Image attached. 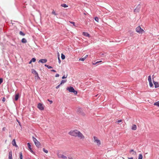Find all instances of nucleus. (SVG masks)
Instances as JSON below:
<instances>
[{"instance_id": "28", "label": "nucleus", "mask_w": 159, "mask_h": 159, "mask_svg": "<svg viewBox=\"0 0 159 159\" xmlns=\"http://www.w3.org/2000/svg\"><path fill=\"white\" fill-rule=\"evenodd\" d=\"M154 105L157 106V107H159V101H157L154 103Z\"/></svg>"}, {"instance_id": "7", "label": "nucleus", "mask_w": 159, "mask_h": 159, "mask_svg": "<svg viewBox=\"0 0 159 159\" xmlns=\"http://www.w3.org/2000/svg\"><path fill=\"white\" fill-rule=\"evenodd\" d=\"M140 8V4H139L134 9V11L136 13H138L139 12Z\"/></svg>"}, {"instance_id": "3", "label": "nucleus", "mask_w": 159, "mask_h": 159, "mask_svg": "<svg viewBox=\"0 0 159 159\" xmlns=\"http://www.w3.org/2000/svg\"><path fill=\"white\" fill-rule=\"evenodd\" d=\"M136 31L137 32L141 34H142L144 32L143 30L140 26L137 27L136 28Z\"/></svg>"}, {"instance_id": "33", "label": "nucleus", "mask_w": 159, "mask_h": 159, "mask_svg": "<svg viewBox=\"0 0 159 159\" xmlns=\"http://www.w3.org/2000/svg\"><path fill=\"white\" fill-rule=\"evenodd\" d=\"M31 60V61L33 62H35L36 61V59L35 58H33Z\"/></svg>"}, {"instance_id": "36", "label": "nucleus", "mask_w": 159, "mask_h": 159, "mask_svg": "<svg viewBox=\"0 0 159 159\" xmlns=\"http://www.w3.org/2000/svg\"><path fill=\"white\" fill-rule=\"evenodd\" d=\"M43 151L46 153H47L48 152V151L46 149L44 148H43Z\"/></svg>"}, {"instance_id": "41", "label": "nucleus", "mask_w": 159, "mask_h": 159, "mask_svg": "<svg viewBox=\"0 0 159 159\" xmlns=\"http://www.w3.org/2000/svg\"><path fill=\"white\" fill-rule=\"evenodd\" d=\"M67 75H66V76H65V75H64L62 77V79H64L65 78H66L67 77Z\"/></svg>"}, {"instance_id": "43", "label": "nucleus", "mask_w": 159, "mask_h": 159, "mask_svg": "<svg viewBox=\"0 0 159 159\" xmlns=\"http://www.w3.org/2000/svg\"><path fill=\"white\" fill-rule=\"evenodd\" d=\"M5 100H6L5 98V97H3L2 99V101L3 102H5Z\"/></svg>"}, {"instance_id": "59", "label": "nucleus", "mask_w": 159, "mask_h": 159, "mask_svg": "<svg viewBox=\"0 0 159 159\" xmlns=\"http://www.w3.org/2000/svg\"><path fill=\"white\" fill-rule=\"evenodd\" d=\"M30 159V158H28V159Z\"/></svg>"}, {"instance_id": "24", "label": "nucleus", "mask_w": 159, "mask_h": 159, "mask_svg": "<svg viewBox=\"0 0 159 159\" xmlns=\"http://www.w3.org/2000/svg\"><path fill=\"white\" fill-rule=\"evenodd\" d=\"M67 81V80H62L60 83V85L62 84H63L65 83V82H66Z\"/></svg>"}, {"instance_id": "23", "label": "nucleus", "mask_w": 159, "mask_h": 159, "mask_svg": "<svg viewBox=\"0 0 159 159\" xmlns=\"http://www.w3.org/2000/svg\"><path fill=\"white\" fill-rule=\"evenodd\" d=\"M44 66H45V67H47L48 69H51V68H52V66H49V65H47V64H45V65H44Z\"/></svg>"}, {"instance_id": "35", "label": "nucleus", "mask_w": 159, "mask_h": 159, "mask_svg": "<svg viewBox=\"0 0 159 159\" xmlns=\"http://www.w3.org/2000/svg\"><path fill=\"white\" fill-rule=\"evenodd\" d=\"M94 20L96 21H97V22H98L99 19H98V18L97 17H95L94 18Z\"/></svg>"}, {"instance_id": "40", "label": "nucleus", "mask_w": 159, "mask_h": 159, "mask_svg": "<svg viewBox=\"0 0 159 159\" xmlns=\"http://www.w3.org/2000/svg\"><path fill=\"white\" fill-rule=\"evenodd\" d=\"M16 121L18 122L19 125L20 126H21V123H20V121L17 119L16 120Z\"/></svg>"}, {"instance_id": "19", "label": "nucleus", "mask_w": 159, "mask_h": 159, "mask_svg": "<svg viewBox=\"0 0 159 159\" xmlns=\"http://www.w3.org/2000/svg\"><path fill=\"white\" fill-rule=\"evenodd\" d=\"M95 142H96L98 146H99L101 144L100 140L99 139H98L97 140H96Z\"/></svg>"}, {"instance_id": "27", "label": "nucleus", "mask_w": 159, "mask_h": 159, "mask_svg": "<svg viewBox=\"0 0 159 159\" xmlns=\"http://www.w3.org/2000/svg\"><path fill=\"white\" fill-rule=\"evenodd\" d=\"M32 73L33 74L34 73L35 74L36 73H37V72L35 70H34V69H32L31 70Z\"/></svg>"}, {"instance_id": "13", "label": "nucleus", "mask_w": 159, "mask_h": 159, "mask_svg": "<svg viewBox=\"0 0 159 159\" xmlns=\"http://www.w3.org/2000/svg\"><path fill=\"white\" fill-rule=\"evenodd\" d=\"M8 158L9 159H12V152L11 151L9 152Z\"/></svg>"}, {"instance_id": "12", "label": "nucleus", "mask_w": 159, "mask_h": 159, "mask_svg": "<svg viewBox=\"0 0 159 159\" xmlns=\"http://www.w3.org/2000/svg\"><path fill=\"white\" fill-rule=\"evenodd\" d=\"M20 97V96L19 94V93L16 94L15 95V101H17L18 100Z\"/></svg>"}, {"instance_id": "17", "label": "nucleus", "mask_w": 159, "mask_h": 159, "mask_svg": "<svg viewBox=\"0 0 159 159\" xmlns=\"http://www.w3.org/2000/svg\"><path fill=\"white\" fill-rule=\"evenodd\" d=\"M129 152H131V153L132 152V154L133 155H136V152L135 151H134V150L133 149L130 150Z\"/></svg>"}, {"instance_id": "45", "label": "nucleus", "mask_w": 159, "mask_h": 159, "mask_svg": "<svg viewBox=\"0 0 159 159\" xmlns=\"http://www.w3.org/2000/svg\"><path fill=\"white\" fill-rule=\"evenodd\" d=\"M102 62V61H98L96 62L94 64H97L98 63H99L101 62Z\"/></svg>"}, {"instance_id": "11", "label": "nucleus", "mask_w": 159, "mask_h": 159, "mask_svg": "<svg viewBox=\"0 0 159 159\" xmlns=\"http://www.w3.org/2000/svg\"><path fill=\"white\" fill-rule=\"evenodd\" d=\"M34 143L36 147L38 148L40 147L41 146L40 143L38 141L35 142Z\"/></svg>"}, {"instance_id": "18", "label": "nucleus", "mask_w": 159, "mask_h": 159, "mask_svg": "<svg viewBox=\"0 0 159 159\" xmlns=\"http://www.w3.org/2000/svg\"><path fill=\"white\" fill-rule=\"evenodd\" d=\"M21 42L24 43H26L27 42L26 39L25 38H23L21 40Z\"/></svg>"}, {"instance_id": "30", "label": "nucleus", "mask_w": 159, "mask_h": 159, "mask_svg": "<svg viewBox=\"0 0 159 159\" xmlns=\"http://www.w3.org/2000/svg\"><path fill=\"white\" fill-rule=\"evenodd\" d=\"M148 80L149 82L152 81L151 77V75H149L148 76Z\"/></svg>"}, {"instance_id": "44", "label": "nucleus", "mask_w": 159, "mask_h": 159, "mask_svg": "<svg viewBox=\"0 0 159 159\" xmlns=\"http://www.w3.org/2000/svg\"><path fill=\"white\" fill-rule=\"evenodd\" d=\"M70 23L73 24V25L75 26V23L74 22L70 21Z\"/></svg>"}, {"instance_id": "50", "label": "nucleus", "mask_w": 159, "mask_h": 159, "mask_svg": "<svg viewBox=\"0 0 159 159\" xmlns=\"http://www.w3.org/2000/svg\"><path fill=\"white\" fill-rule=\"evenodd\" d=\"M3 131H5L6 130V128L5 127H4L2 129Z\"/></svg>"}, {"instance_id": "10", "label": "nucleus", "mask_w": 159, "mask_h": 159, "mask_svg": "<svg viewBox=\"0 0 159 159\" xmlns=\"http://www.w3.org/2000/svg\"><path fill=\"white\" fill-rule=\"evenodd\" d=\"M12 144L13 146H15L16 148H18V146L16 145V140L15 139H13L12 141Z\"/></svg>"}, {"instance_id": "2", "label": "nucleus", "mask_w": 159, "mask_h": 159, "mask_svg": "<svg viewBox=\"0 0 159 159\" xmlns=\"http://www.w3.org/2000/svg\"><path fill=\"white\" fill-rule=\"evenodd\" d=\"M66 90H68L69 92L74 93V94H77V92L75 90L73 87L70 86L66 88Z\"/></svg>"}, {"instance_id": "29", "label": "nucleus", "mask_w": 159, "mask_h": 159, "mask_svg": "<svg viewBox=\"0 0 159 159\" xmlns=\"http://www.w3.org/2000/svg\"><path fill=\"white\" fill-rule=\"evenodd\" d=\"M142 158H143L142 155L141 154H140L139 155L138 159H142Z\"/></svg>"}, {"instance_id": "32", "label": "nucleus", "mask_w": 159, "mask_h": 159, "mask_svg": "<svg viewBox=\"0 0 159 159\" xmlns=\"http://www.w3.org/2000/svg\"><path fill=\"white\" fill-rule=\"evenodd\" d=\"M85 59H86V58L85 57L81 58H80L79 59V61H84V60Z\"/></svg>"}, {"instance_id": "9", "label": "nucleus", "mask_w": 159, "mask_h": 159, "mask_svg": "<svg viewBox=\"0 0 159 159\" xmlns=\"http://www.w3.org/2000/svg\"><path fill=\"white\" fill-rule=\"evenodd\" d=\"M47 60L46 59H41L39 60V62H41L42 63H45L47 62Z\"/></svg>"}, {"instance_id": "39", "label": "nucleus", "mask_w": 159, "mask_h": 159, "mask_svg": "<svg viewBox=\"0 0 159 159\" xmlns=\"http://www.w3.org/2000/svg\"><path fill=\"white\" fill-rule=\"evenodd\" d=\"M3 81V79L2 78H0V84L2 83Z\"/></svg>"}, {"instance_id": "15", "label": "nucleus", "mask_w": 159, "mask_h": 159, "mask_svg": "<svg viewBox=\"0 0 159 159\" xmlns=\"http://www.w3.org/2000/svg\"><path fill=\"white\" fill-rule=\"evenodd\" d=\"M82 35L86 37H90V34L87 32H83L82 33Z\"/></svg>"}, {"instance_id": "22", "label": "nucleus", "mask_w": 159, "mask_h": 159, "mask_svg": "<svg viewBox=\"0 0 159 159\" xmlns=\"http://www.w3.org/2000/svg\"><path fill=\"white\" fill-rule=\"evenodd\" d=\"M19 34L21 36H24L25 35V34L22 32V31H20L19 32Z\"/></svg>"}, {"instance_id": "6", "label": "nucleus", "mask_w": 159, "mask_h": 159, "mask_svg": "<svg viewBox=\"0 0 159 159\" xmlns=\"http://www.w3.org/2000/svg\"><path fill=\"white\" fill-rule=\"evenodd\" d=\"M27 144L29 150L33 154H35V152L33 151V150L32 149L30 143H27Z\"/></svg>"}, {"instance_id": "14", "label": "nucleus", "mask_w": 159, "mask_h": 159, "mask_svg": "<svg viewBox=\"0 0 159 159\" xmlns=\"http://www.w3.org/2000/svg\"><path fill=\"white\" fill-rule=\"evenodd\" d=\"M153 83L155 85V88H157L159 87V84H158V83L157 82H155L154 81H153Z\"/></svg>"}, {"instance_id": "16", "label": "nucleus", "mask_w": 159, "mask_h": 159, "mask_svg": "<svg viewBox=\"0 0 159 159\" xmlns=\"http://www.w3.org/2000/svg\"><path fill=\"white\" fill-rule=\"evenodd\" d=\"M137 126L135 125H133L132 126L131 129L133 130H135L136 129Z\"/></svg>"}, {"instance_id": "46", "label": "nucleus", "mask_w": 159, "mask_h": 159, "mask_svg": "<svg viewBox=\"0 0 159 159\" xmlns=\"http://www.w3.org/2000/svg\"><path fill=\"white\" fill-rule=\"evenodd\" d=\"M48 101L49 102H50V104L52 103L53 102L52 101V100H50L49 99H48Z\"/></svg>"}, {"instance_id": "8", "label": "nucleus", "mask_w": 159, "mask_h": 159, "mask_svg": "<svg viewBox=\"0 0 159 159\" xmlns=\"http://www.w3.org/2000/svg\"><path fill=\"white\" fill-rule=\"evenodd\" d=\"M57 156L58 158H62L63 159H66L67 158L66 157L61 154H58Z\"/></svg>"}, {"instance_id": "49", "label": "nucleus", "mask_w": 159, "mask_h": 159, "mask_svg": "<svg viewBox=\"0 0 159 159\" xmlns=\"http://www.w3.org/2000/svg\"><path fill=\"white\" fill-rule=\"evenodd\" d=\"M59 76V74H56L55 75V77H58Z\"/></svg>"}, {"instance_id": "51", "label": "nucleus", "mask_w": 159, "mask_h": 159, "mask_svg": "<svg viewBox=\"0 0 159 159\" xmlns=\"http://www.w3.org/2000/svg\"><path fill=\"white\" fill-rule=\"evenodd\" d=\"M51 71H52V72H56V70H51Z\"/></svg>"}, {"instance_id": "1", "label": "nucleus", "mask_w": 159, "mask_h": 159, "mask_svg": "<svg viewBox=\"0 0 159 159\" xmlns=\"http://www.w3.org/2000/svg\"><path fill=\"white\" fill-rule=\"evenodd\" d=\"M69 134L75 137H77L81 139H84V138L83 134L80 131L77 129L73 130H71L68 133Z\"/></svg>"}, {"instance_id": "21", "label": "nucleus", "mask_w": 159, "mask_h": 159, "mask_svg": "<svg viewBox=\"0 0 159 159\" xmlns=\"http://www.w3.org/2000/svg\"><path fill=\"white\" fill-rule=\"evenodd\" d=\"M19 158L20 159H23V155L22 152H20L19 153Z\"/></svg>"}, {"instance_id": "53", "label": "nucleus", "mask_w": 159, "mask_h": 159, "mask_svg": "<svg viewBox=\"0 0 159 159\" xmlns=\"http://www.w3.org/2000/svg\"><path fill=\"white\" fill-rule=\"evenodd\" d=\"M32 62V61H31L30 60V61L29 62V64H31Z\"/></svg>"}, {"instance_id": "56", "label": "nucleus", "mask_w": 159, "mask_h": 159, "mask_svg": "<svg viewBox=\"0 0 159 159\" xmlns=\"http://www.w3.org/2000/svg\"><path fill=\"white\" fill-rule=\"evenodd\" d=\"M88 56V55H86L84 57H85L86 58Z\"/></svg>"}, {"instance_id": "20", "label": "nucleus", "mask_w": 159, "mask_h": 159, "mask_svg": "<svg viewBox=\"0 0 159 159\" xmlns=\"http://www.w3.org/2000/svg\"><path fill=\"white\" fill-rule=\"evenodd\" d=\"M35 75V79L37 80L40 79V78L39 77L38 73H36Z\"/></svg>"}, {"instance_id": "5", "label": "nucleus", "mask_w": 159, "mask_h": 159, "mask_svg": "<svg viewBox=\"0 0 159 159\" xmlns=\"http://www.w3.org/2000/svg\"><path fill=\"white\" fill-rule=\"evenodd\" d=\"M38 108L41 110H43L44 109V107L42 104L39 103L37 106Z\"/></svg>"}, {"instance_id": "58", "label": "nucleus", "mask_w": 159, "mask_h": 159, "mask_svg": "<svg viewBox=\"0 0 159 159\" xmlns=\"http://www.w3.org/2000/svg\"><path fill=\"white\" fill-rule=\"evenodd\" d=\"M95 64V63H93V65H95V64Z\"/></svg>"}, {"instance_id": "48", "label": "nucleus", "mask_w": 159, "mask_h": 159, "mask_svg": "<svg viewBox=\"0 0 159 159\" xmlns=\"http://www.w3.org/2000/svg\"><path fill=\"white\" fill-rule=\"evenodd\" d=\"M60 85H60V84L58 85L56 87V88L57 89H58L60 87Z\"/></svg>"}, {"instance_id": "55", "label": "nucleus", "mask_w": 159, "mask_h": 159, "mask_svg": "<svg viewBox=\"0 0 159 159\" xmlns=\"http://www.w3.org/2000/svg\"><path fill=\"white\" fill-rule=\"evenodd\" d=\"M129 159H133V157H130V158H128Z\"/></svg>"}, {"instance_id": "31", "label": "nucleus", "mask_w": 159, "mask_h": 159, "mask_svg": "<svg viewBox=\"0 0 159 159\" xmlns=\"http://www.w3.org/2000/svg\"><path fill=\"white\" fill-rule=\"evenodd\" d=\"M33 140V141L34 142V143L36 142V141H37L38 140H37L35 138L34 136H33L32 137Z\"/></svg>"}, {"instance_id": "54", "label": "nucleus", "mask_w": 159, "mask_h": 159, "mask_svg": "<svg viewBox=\"0 0 159 159\" xmlns=\"http://www.w3.org/2000/svg\"><path fill=\"white\" fill-rule=\"evenodd\" d=\"M104 55V54L102 53H100V55Z\"/></svg>"}, {"instance_id": "42", "label": "nucleus", "mask_w": 159, "mask_h": 159, "mask_svg": "<svg viewBox=\"0 0 159 159\" xmlns=\"http://www.w3.org/2000/svg\"><path fill=\"white\" fill-rule=\"evenodd\" d=\"M93 139H94V142H95L96 140L98 139L95 136L93 137Z\"/></svg>"}, {"instance_id": "57", "label": "nucleus", "mask_w": 159, "mask_h": 159, "mask_svg": "<svg viewBox=\"0 0 159 159\" xmlns=\"http://www.w3.org/2000/svg\"><path fill=\"white\" fill-rule=\"evenodd\" d=\"M9 137H11V134H10L9 135Z\"/></svg>"}, {"instance_id": "37", "label": "nucleus", "mask_w": 159, "mask_h": 159, "mask_svg": "<svg viewBox=\"0 0 159 159\" xmlns=\"http://www.w3.org/2000/svg\"><path fill=\"white\" fill-rule=\"evenodd\" d=\"M52 13V14L54 15H57V14L56 13L55 11L54 10H53Z\"/></svg>"}, {"instance_id": "34", "label": "nucleus", "mask_w": 159, "mask_h": 159, "mask_svg": "<svg viewBox=\"0 0 159 159\" xmlns=\"http://www.w3.org/2000/svg\"><path fill=\"white\" fill-rule=\"evenodd\" d=\"M149 86H150V87H153V84L152 81L149 82Z\"/></svg>"}, {"instance_id": "4", "label": "nucleus", "mask_w": 159, "mask_h": 159, "mask_svg": "<svg viewBox=\"0 0 159 159\" xmlns=\"http://www.w3.org/2000/svg\"><path fill=\"white\" fill-rule=\"evenodd\" d=\"M77 112L78 113L80 114V115L84 116L85 115L84 113L83 112V110L81 108H79L77 110Z\"/></svg>"}, {"instance_id": "52", "label": "nucleus", "mask_w": 159, "mask_h": 159, "mask_svg": "<svg viewBox=\"0 0 159 159\" xmlns=\"http://www.w3.org/2000/svg\"><path fill=\"white\" fill-rule=\"evenodd\" d=\"M68 158L69 159H73L72 157H68Z\"/></svg>"}, {"instance_id": "26", "label": "nucleus", "mask_w": 159, "mask_h": 159, "mask_svg": "<svg viewBox=\"0 0 159 159\" xmlns=\"http://www.w3.org/2000/svg\"><path fill=\"white\" fill-rule=\"evenodd\" d=\"M65 58V56L63 53L61 54V58L62 60H64Z\"/></svg>"}, {"instance_id": "47", "label": "nucleus", "mask_w": 159, "mask_h": 159, "mask_svg": "<svg viewBox=\"0 0 159 159\" xmlns=\"http://www.w3.org/2000/svg\"><path fill=\"white\" fill-rule=\"evenodd\" d=\"M122 121V120L120 119V120H118L117 121V122L118 123H119L121 122Z\"/></svg>"}, {"instance_id": "38", "label": "nucleus", "mask_w": 159, "mask_h": 159, "mask_svg": "<svg viewBox=\"0 0 159 159\" xmlns=\"http://www.w3.org/2000/svg\"><path fill=\"white\" fill-rule=\"evenodd\" d=\"M58 62L59 63H60L61 61L60 57H59V53H58Z\"/></svg>"}, {"instance_id": "25", "label": "nucleus", "mask_w": 159, "mask_h": 159, "mask_svg": "<svg viewBox=\"0 0 159 159\" xmlns=\"http://www.w3.org/2000/svg\"><path fill=\"white\" fill-rule=\"evenodd\" d=\"M61 6L64 7H68V6L66 5V4H61Z\"/></svg>"}]
</instances>
